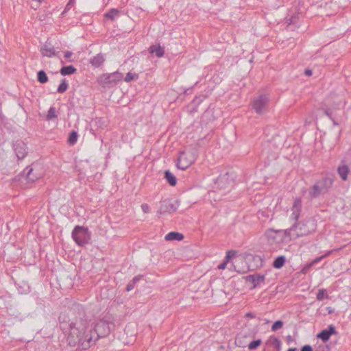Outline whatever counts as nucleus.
I'll return each mask as SVG.
<instances>
[{
  "instance_id": "nucleus-51",
  "label": "nucleus",
  "mask_w": 351,
  "mask_h": 351,
  "mask_svg": "<svg viewBox=\"0 0 351 351\" xmlns=\"http://www.w3.org/2000/svg\"><path fill=\"white\" fill-rule=\"evenodd\" d=\"M118 74H119L118 73H115V72H114V73H111V82H112V80H115V79H114V78L116 77L117 75H118Z\"/></svg>"
},
{
  "instance_id": "nucleus-9",
  "label": "nucleus",
  "mask_w": 351,
  "mask_h": 351,
  "mask_svg": "<svg viewBox=\"0 0 351 351\" xmlns=\"http://www.w3.org/2000/svg\"><path fill=\"white\" fill-rule=\"evenodd\" d=\"M269 97L265 95H261L254 100L252 108L259 114H263L267 110Z\"/></svg>"
},
{
  "instance_id": "nucleus-52",
  "label": "nucleus",
  "mask_w": 351,
  "mask_h": 351,
  "mask_svg": "<svg viewBox=\"0 0 351 351\" xmlns=\"http://www.w3.org/2000/svg\"><path fill=\"white\" fill-rule=\"evenodd\" d=\"M106 19L110 18V12H107L104 15Z\"/></svg>"
},
{
  "instance_id": "nucleus-6",
  "label": "nucleus",
  "mask_w": 351,
  "mask_h": 351,
  "mask_svg": "<svg viewBox=\"0 0 351 351\" xmlns=\"http://www.w3.org/2000/svg\"><path fill=\"white\" fill-rule=\"evenodd\" d=\"M264 237L267 240V244L269 245V250H276L277 245L283 242L281 232L274 229H269L265 231Z\"/></svg>"
},
{
  "instance_id": "nucleus-44",
  "label": "nucleus",
  "mask_w": 351,
  "mask_h": 351,
  "mask_svg": "<svg viewBox=\"0 0 351 351\" xmlns=\"http://www.w3.org/2000/svg\"><path fill=\"white\" fill-rule=\"evenodd\" d=\"M300 351H313V348L310 345H305L302 347Z\"/></svg>"
},
{
  "instance_id": "nucleus-33",
  "label": "nucleus",
  "mask_w": 351,
  "mask_h": 351,
  "mask_svg": "<svg viewBox=\"0 0 351 351\" xmlns=\"http://www.w3.org/2000/svg\"><path fill=\"white\" fill-rule=\"evenodd\" d=\"M57 117L58 116L56 114V108L54 107H50L48 110V112H47V114L46 117V119L47 121H50V120L57 118Z\"/></svg>"
},
{
  "instance_id": "nucleus-28",
  "label": "nucleus",
  "mask_w": 351,
  "mask_h": 351,
  "mask_svg": "<svg viewBox=\"0 0 351 351\" xmlns=\"http://www.w3.org/2000/svg\"><path fill=\"white\" fill-rule=\"evenodd\" d=\"M76 71V69L73 66L69 65L62 67L60 73L62 75H67L75 73Z\"/></svg>"
},
{
  "instance_id": "nucleus-47",
  "label": "nucleus",
  "mask_w": 351,
  "mask_h": 351,
  "mask_svg": "<svg viewBox=\"0 0 351 351\" xmlns=\"http://www.w3.org/2000/svg\"><path fill=\"white\" fill-rule=\"evenodd\" d=\"M324 113L330 119H332V113H331V111L329 109L325 110H324Z\"/></svg>"
},
{
  "instance_id": "nucleus-23",
  "label": "nucleus",
  "mask_w": 351,
  "mask_h": 351,
  "mask_svg": "<svg viewBox=\"0 0 351 351\" xmlns=\"http://www.w3.org/2000/svg\"><path fill=\"white\" fill-rule=\"evenodd\" d=\"M269 343L272 345L276 349V351L281 350L282 342L280 339L271 336L267 341V344Z\"/></svg>"
},
{
  "instance_id": "nucleus-20",
  "label": "nucleus",
  "mask_w": 351,
  "mask_h": 351,
  "mask_svg": "<svg viewBox=\"0 0 351 351\" xmlns=\"http://www.w3.org/2000/svg\"><path fill=\"white\" fill-rule=\"evenodd\" d=\"M149 53H155L158 58H160L164 56L165 49L160 45H153L149 48Z\"/></svg>"
},
{
  "instance_id": "nucleus-53",
  "label": "nucleus",
  "mask_w": 351,
  "mask_h": 351,
  "mask_svg": "<svg viewBox=\"0 0 351 351\" xmlns=\"http://www.w3.org/2000/svg\"><path fill=\"white\" fill-rule=\"evenodd\" d=\"M287 351H297V348H289Z\"/></svg>"
},
{
  "instance_id": "nucleus-43",
  "label": "nucleus",
  "mask_w": 351,
  "mask_h": 351,
  "mask_svg": "<svg viewBox=\"0 0 351 351\" xmlns=\"http://www.w3.org/2000/svg\"><path fill=\"white\" fill-rule=\"evenodd\" d=\"M227 178H226V176H220L217 178V184L218 185H221L224 181H226Z\"/></svg>"
},
{
  "instance_id": "nucleus-57",
  "label": "nucleus",
  "mask_w": 351,
  "mask_h": 351,
  "mask_svg": "<svg viewBox=\"0 0 351 351\" xmlns=\"http://www.w3.org/2000/svg\"><path fill=\"white\" fill-rule=\"evenodd\" d=\"M110 0H107V2H108Z\"/></svg>"
},
{
  "instance_id": "nucleus-41",
  "label": "nucleus",
  "mask_w": 351,
  "mask_h": 351,
  "mask_svg": "<svg viewBox=\"0 0 351 351\" xmlns=\"http://www.w3.org/2000/svg\"><path fill=\"white\" fill-rule=\"evenodd\" d=\"M74 5V1L73 0H70L69 1V3L66 4L65 8H64V10L62 14L66 12L67 11H69L73 6Z\"/></svg>"
},
{
  "instance_id": "nucleus-10",
  "label": "nucleus",
  "mask_w": 351,
  "mask_h": 351,
  "mask_svg": "<svg viewBox=\"0 0 351 351\" xmlns=\"http://www.w3.org/2000/svg\"><path fill=\"white\" fill-rule=\"evenodd\" d=\"M177 206L169 199L162 200L160 202V207L158 210V215H162L166 213H171L177 210Z\"/></svg>"
},
{
  "instance_id": "nucleus-55",
  "label": "nucleus",
  "mask_w": 351,
  "mask_h": 351,
  "mask_svg": "<svg viewBox=\"0 0 351 351\" xmlns=\"http://www.w3.org/2000/svg\"><path fill=\"white\" fill-rule=\"evenodd\" d=\"M287 339H288L289 341H291V337L290 335H289V336L287 337Z\"/></svg>"
},
{
  "instance_id": "nucleus-26",
  "label": "nucleus",
  "mask_w": 351,
  "mask_h": 351,
  "mask_svg": "<svg viewBox=\"0 0 351 351\" xmlns=\"http://www.w3.org/2000/svg\"><path fill=\"white\" fill-rule=\"evenodd\" d=\"M104 62V58L101 54H97V56H94L90 60L91 64L95 67H99L103 64Z\"/></svg>"
},
{
  "instance_id": "nucleus-12",
  "label": "nucleus",
  "mask_w": 351,
  "mask_h": 351,
  "mask_svg": "<svg viewBox=\"0 0 351 351\" xmlns=\"http://www.w3.org/2000/svg\"><path fill=\"white\" fill-rule=\"evenodd\" d=\"M337 332L334 325L330 324L326 329L322 330L317 335V337L322 340L323 342H327L330 336L337 334Z\"/></svg>"
},
{
  "instance_id": "nucleus-39",
  "label": "nucleus",
  "mask_w": 351,
  "mask_h": 351,
  "mask_svg": "<svg viewBox=\"0 0 351 351\" xmlns=\"http://www.w3.org/2000/svg\"><path fill=\"white\" fill-rule=\"evenodd\" d=\"M101 297L102 300L108 299V288H104L101 290Z\"/></svg>"
},
{
  "instance_id": "nucleus-1",
  "label": "nucleus",
  "mask_w": 351,
  "mask_h": 351,
  "mask_svg": "<svg viewBox=\"0 0 351 351\" xmlns=\"http://www.w3.org/2000/svg\"><path fill=\"white\" fill-rule=\"evenodd\" d=\"M60 327L64 334L67 337V341L71 346L81 344L86 348L90 346L93 340L92 326H89L86 319L75 318L69 322H62Z\"/></svg>"
},
{
  "instance_id": "nucleus-49",
  "label": "nucleus",
  "mask_w": 351,
  "mask_h": 351,
  "mask_svg": "<svg viewBox=\"0 0 351 351\" xmlns=\"http://www.w3.org/2000/svg\"><path fill=\"white\" fill-rule=\"evenodd\" d=\"M245 316H246L247 317H249V318H251V319H252V318H254V317H255V315H254L253 313H251V312L247 313L246 314V315H245Z\"/></svg>"
},
{
  "instance_id": "nucleus-45",
  "label": "nucleus",
  "mask_w": 351,
  "mask_h": 351,
  "mask_svg": "<svg viewBox=\"0 0 351 351\" xmlns=\"http://www.w3.org/2000/svg\"><path fill=\"white\" fill-rule=\"evenodd\" d=\"M72 55H73V53H72L71 51H66V52L64 53V58H66V59H68V60H69V62H73V60H69V59H70V58L72 56Z\"/></svg>"
},
{
  "instance_id": "nucleus-34",
  "label": "nucleus",
  "mask_w": 351,
  "mask_h": 351,
  "mask_svg": "<svg viewBox=\"0 0 351 351\" xmlns=\"http://www.w3.org/2000/svg\"><path fill=\"white\" fill-rule=\"evenodd\" d=\"M337 249H335L333 250H330V251H328L324 255H322V256H320L319 257H317L316 258H315L311 263L312 264V265H315V264H317L318 263L319 261H321L323 258L327 257L328 256H329L330 254L332 253V252L334 251H337Z\"/></svg>"
},
{
  "instance_id": "nucleus-25",
  "label": "nucleus",
  "mask_w": 351,
  "mask_h": 351,
  "mask_svg": "<svg viewBox=\"0 0 351 351\" xmlns=\"http://www.w3.org/2000/svg\"><path fill=\"white\" fill-rule=\"evenodd\" d=\"M285 262L286 258L285 256H278L274 259L272 265L275 269H280L285 265Z\"/></svg>"
},
{
  "instance_id": "nucleus-16",
  "label": "nucleus",
  "mask_w": 351,
  "mask_h": 351,
  "mask_svg": "<svg viewBox=\"0 0 351 351\" xmlns=\"http://www.w3.org/2000/svg\"><path fill=\"white\" fill-rule=\"evenodd\" d=\"M302 209V200L300 198H296L291 208L292 213L291 217L295 221H298Z\"/></svg>"
},
{
  "instance_id": "nucleus-50",
  "label": "nucleus",
  "mask_w": 351,
  "mask_h": 351,
  "mask_svg": "<svg viewBox=\"0 0 351 351\" xmlns=\"http://www.w3.org/2000/svg\"><path fill=\"white\" fill-rule=\"evenodd\" d=\"M304 73L306 75L310 76L312 75V71L310 69H306Z\"/></svg>"
},
{
  "instance_id": "nucleus-24",
  "label": "nucleus",
  "mask_w": 351,
  "mask_h": 351,
  "mask_svg": "<svg viewBox=\"0 0 351 351\" xmlns=\"http://www.w3.org/2000/svg\"><path fill=\"white\" fill-rule=\"evenodd\" d=\"M165 178L171 186H173L176 185L177 178L169 170L165 171Z\"/></svg>"
},
{
  "instance_id": "nucleus-37",
  "label": "nucleus",
  "mask_w": 351,
  "mask_h": 351,
  "mask_svg": "<svg viewBox=\"0 0 351 351\" xmlns=\"http://www.w3.org/2000/svg\"><path fill=\"white\" fill-rule=\"evenodd\" d=\"M282 326H283V322L281 320H277L273 324L271 329L272 331H276V330L280 329L281 328H282Z\"/></svg>"
},
{
  "instance_id": "nucleus-30",
  "label": "nucleus",
  "mask_w": 351,
  "mask_h": 351,
  "mask_svg": "<svg viewBox=\"0 0 351 351\" xmlns=\"http://www.w3.org/2000/svg\"><path fill=\"white\" fill-rule=\"evenodd\" d=\"M37 78L38 81L41 84H45L48 82V77L46 73L43 70L38 72Z\"/></svg>"
},
{
  "instance_id": "nucleus-48",
  "label": "nucleus",
  "mask_w": 351,
  "mask_h": 351,
  "mask_svg": "<svg viewBox=\"0 0 351 351\" xmlns=\"http://www.w3.org/2000/svg\"><path fill=\"white\" fill-rule=\"evenodd\" d=\"M226 265H227V262L226 261H223L220 265H219L218 269H224L226 268Z\"/></svg>"
},
{
  "instance_id": "nucleus-21",
  "label": "nucleus",
  "mask_w": 351,
  "mask_h": 351,
  "mask_svg": "<svg viewBox=\"0 0 351 351\" xmlns=\"http://www.w3.org/2000/svg\"><path fill=\"white\" fill-rule=\"evenodd\" d=\"M166 241H182L184 235L177 232H170L165 237Z\"/></svg>"
},
{
  "instance_id": "nucleus-42",
  "label": "nucleus",
  "mask_w": 351,
  "mask_h": 351,
  "mask_svg": "<svg viewBox=\"0 0 351 351\" xmlns=\"http://www.w3.org/2000/svg\"><path fill=\"white\" fill-rule=\"evenodd\" d=\"M141 209L145 213H148L150 210L149 206L147 204H143L141 205Z\"/></svg>"
},
{
  "instance_id": "nucleus-2",
  "label": "nucleus",
  "mask_w": 351,
  "mask_h": 351,
  "mask_svg": "<svg viewBox=\"0 0 351 351\" xmlns=\"http://www.w3.org/2000/svg\"><path fill=\"white\" fill-rule=\"evenodd\" d=\"M197 156V150L195 148H189L180 152L176 164L177 167L182 170H186L195 161Z\"/></svg>"
},
{
  "instance_id": "nucleus-27",
  "label": "nucleus",
  "mask_w": 351,
  "mask_h": 351,
  "mask_svg": "<svg viewBox=\"0 0 351 351\" xmlns=\"http://www.w3.org/2000/svg\"><path fill=\"white\" fill-rule=\"evenodd\" d=\"M143 278V275H138V276H134L132 278V280L127 285V286L125 287V290L127 291H132L134 288L135 285Z\"/></svg>"
},
{
  "instance_id": "nucleus-35",
  "label": "nucleus",
  "mask_w": 351,
  "mask_h": 351,
  "mask_svg": "<svg viewBox=\"0 0 351 351\" xmlns=\"http://www.w3.org/2000/svg\"><path fill=\"white\" fill-rule=\"evenodd\" d=\"M138 78V74H136V73H132L131 72H128L125 78H124V80L126 82H130L132 80H136Z\"/></svg>"
},
{
  "instance_id": "nucleus-32",
  "label": "nucleus",
  "mask_w": 351,
  "mask_h": 351,
  "mask_svg": "<svg viewBox=\"0 0 351 351\" xmlns=\"http://www.w3.org/2000/svg\"><path fill=\"white\" fill-rule=\"evenodd\" d=\"M316 298L318 301H322L325 298H328V295L326 293V290L325 289H319Z\"/></svg>"
},
{
  "instance_id": "nucleus-31",
  "label": "nucleus",
  "mask_w": 351,
  "mask_h": 351,
  "mask_svg": "<svg viewBox=\"0 0 351 351\" xmlns=\"http://www.w3.org/2000/svg\"><path fill=\"white\" fill-rule=\"evenodd\" d=\"M262 343V340L261 339H258L256 340H254L247 343L248 349L250 350H253L256 349L258 346H260Z\"/></svg>"
},
{
  "instance_id": "nucleus-29",
  "label": "nucleus",
  "mask_w": 351,
  "mask_h": 351,
  "mask_svg": "<svg viewBox=\"0 0 351 351\" xmlns=\"http://www.w3.org/2000/svg\"><path fill=\"white\" fill-rule=\"evenodd\" d=\"M77 137H78V135H77V132L75 130L71 131L69 135V138H68V141H67L69 145H75L77 141Z\"/></svg>"
},
{
  "instance_id": "nucleus-4",
  "label": "nucleus",
  "mask_w": 351,
  "mask_h": 351,
  "mask_svg": "<svg viewBox=\"0 0 351 351\" xmlns=\"http://www.w3.org/2000/svg\"><path fill=\"white\" fill-rule=\"evenodd\" d=\"M333 180L330 178H323L317 181L315 184L310 189L308 195L311 199L318 197L321 195L326 194L329 189L331 188Z\"/></svg>"
},
{
  "instance_id": "nucleus-22",
  "label": "nucleus",
  "mask_w": 351,
  "mask_h": 351,
  "mask_svg": "<svg viewBox=\"0 0 351 351\" xmlns=\"http://www.w3.org/2000/svg\"><path fill=\"white\" fill-rule=\"evenodd\" d=\"M337 172H338V174L339 175L340 178L343 180H346L348 178V175L350 172V169L347 165H341V166L338 167Z\"/></svg>"
},
{
  "instance_id": "nucleus-3",
  "label": "nucleus",
  "mask_w": 351,
  "mask_h": 351,
  "mask_svg": "<svg viewBox=\"0 0 351 351\" xmlns=\"http://www.w3.org/2000/svg\"><path fill=\"white\" fill-rule=\"evenodd\" d=\"M294 235L297 238L306 236L316 230L317 224L312 218H306L300 222H295Z\"/></svg>"
},
{
  "instance_id": "nucleus-15",
  "label": "nucleus",
  "mask_w": 351,
  "mask_h": 351,
  "mask_svg": "<svg viewBox=\"0 0 351 351\" xmlns=\"http://www.w3.org/2000/svg\"><path fill=\"white\" fill-rule=\"evenodd\" d=\"M252 336L246 332H241L239 333L235 339V344L240 348H245L247 346V339L251 338Z\"/></svg>"
},
{
  "instance_id": "nucleus-54",
  "label": "nucleus",
  "mask_w": 351,
  "mask_h": 351,
  "mask_svg": "<svg viewBox=\"0 0 351 351\" xmlns=\"http://www.w3.org/2000/svg\"><path fill=\"white\" fill-rule=\"evenodd\" d=\"M332 122H333V124L334 125H338V123L336 122V121L335 120V119L332 117V119H330Z\"/></svg>"
},
{
  "instance_id": "nucleus-13",
  "label": "nucleus",
  "mask_w": 351,
  "mask_h": 351,
  "mask_svg": "<svg viewBox=\"0 0 351 351\" xmlns=\"http://www.w3.org/2000/svg\"><path fill=\"white\" fill-rule=\"evenodd\" d=\"M40 52L43 56L48 58L56 56L58 53V52L56 51L54 47L50 43L47 42L41 46Z\"/></svg>"
},
{
  "instance_id": "nucleus-19",
  "label": "nucleus",
  "mask_w": 351,
  "mask_h": 351,
  "mask_svg": "<svg viewBox=\"0 0 351 351\" xmlns=\"http://www.w3.org/2000/svg\"><path fill=\"white\" fill-rule=\"evenodd\" d=\"M98 84L104 88H108L110 86V75L102 74L97 78Z\"/></svg>"
},
{
  "instance_id": "nucleus-17",
  "label": "nucleus",
  "mask_w": 351,
  "mask_h": 351,
  "mask_svg": "<svg viewBox=\"0 0 351 351\" xmlns=\"http://www.w3.org/2000/svg\"><path fill=\"white\" fill-rule=\"evenodd\" d=\"M278 231L281 232V236L283 242L287 241V239L289 240L297 239V237L294 235L295 232V226L294 224L289 228L286 230H278Z\"/></svg>"
},
{
  "instance_id": "nucleus-46",
  "label": "nucleus",
  "mask_w": 351,
  "mask_h": 351,
  "mask_svg": "<svg viewBox=\"0 0 351 351\" xmlns=\"http://www.w3.org/2000/svg\"><path fill=\"white\" fill-rule=\"evenodd\" d=\"M312 266V264L310 263L307 265H306L302 269V274H306L308 272V271L309 270V269Z\"/></svg>"
},
{
  "instance_id": "nucleus-14",
  "label": "nucleus",
  "mask_w": 351,
  "mask_h": 351,
  "mask_svg": "<svg viewBox=\"0 0 351 351\" xmlns=\"http://www.w3.org/2000/svg\"><path fill=\"white\" fill-rule=\"evenodd\" d=\"M244 278L247 282H252L254 287L259 286L265 280V276L259 274L248 275Z\"/></svg>"
},
{
  "instance_id": "nucleus-40",
  "label": "nucleus",
  "mask_w": 351,
  "mask_h": 351,
  "mask_svg": "<svg viewBox=\"0 0 351 351\" xmlns=\"http://www.w3.org/2000/svg\"><path fill=\"white\" fill-rule=\"evenodd\" d=\"M236 252L231 250L228 251L226 256V260L224 261H226L227 263L229 261V260L235 255Z\"/></svg>"
},
{
  "instance_id": "nucleus-11",
  "label": "nucleus",
  "mask_w": 351,
  "mask_h": 351,
  "mask_svg": "<svg viewBox=\"0 0 351 351\" xmlns=\"http://www.w3.org/2000/svg\"><path fill=\"white\" fill-rule=\"evenodd\" d=\"M13 148L19 160L23 159L25 157L27 154V146L23 141L21 140L16 141L13 144Z\"/></svg>"
},
{
  "instance_id": "nucleus-56",
  "label": "nucleus",
  "mask_w": 351,
  "mask_h": 351,
  "mask_svg": "<svg viewBox=\"0 0 351 351\" xmlns=\"http://www.w3.org/2000/svg\"><path fill=\"white\" fill-rule=\"evenodd\" d=\"M258 214H259V215L261 214L262 216H263L264 212H263V211L258 212Z\"/></svg>"
},
{
  "instance_id": "nucleus-8",
  "label": "nucleus",
  "mask_w": 351,
  "mask_h": 351,
  "mask_svg": "<svg viewBox=\"0 0 351 351\" xmlns=\"http://www.w3.org/2000/svg\"><path fill=\"white\" fill-rule=\"evenodd\" d=\"M93 340L95 341L97 338L105 337L110 332V326L108 320L101 319L95 325L94 330L92 329Z\"/></svg>"
},
{
  "instance_id": "nucleus-7",
  "label": "nucleus",
  "mask_w": 351,
  "mask_h": 351,
  "mask_svg": "<svg viewBox=\"0 0 351 351\" xmlns=\"http://www.w3.org/2000/svg\"><path fill=\"white\" fill-rule=\"evenodd\" d=\"M245 262L247 264V268L245 269H236L235 270L240 274L247 273L249 271H253L256 268L263 266V258L261 256L257 254H249L245 256Z\"/></svg>"
},
{
  "instance_id": "nucleus-5",
  "label": "nucleus",
  "mask_w": 351,
  "mask_h": 351,
  "mask_svg": "<svg viewBox=\"0 0 351 351\" xmlns=\"http://www.w3.org/2000/svg\"><path fill=\"white\" fill-rule=\"evenodd\" d=\"M72 238L80 246H84L90 240V234L88 228L76 226L72 232Z\"/></svg>"
},
{
  "instance_id": "nucleus-38",
  "label": "nucleus",
  "mask_w": 351,
  "mask_h": 351,
  "mask_svg": "<svg viewBox=\"0 0 351 351\" xmlns=\"http://www.w3.org/2000/svg\"><path fill=\"white\" fill-rule=\"evenodd\" d=\"M122 14V12L116 8H111V21L115 18L119 17Z\"/></svg>"
},
{
  "instance_id": "nucleus-18",
  "label": "nucleus",
  "mask_w": 351,
  "mask_h": 351,
  "mask_svg": "<svg viewBox=\"0 0 351 351\" xmlns=\"http://www.w3.org/2000/svg\"><path fill=\"white\" fill-rule=\"evenodd\" d=\"M33 171L34 169L32 167H27L23 171V173L25 175L26 179L29 182H34L38 178V176L33 173Z\"/></svg>"
},
{
  "instance_id": "nucleus-36",
  "label": "nucleus",
  "mask_w": 351,
  "mask_h": 351,
  "mask_svg": "<svg viewBox=\"0 0 351 351\" xmlns=\"http://www.w3.org/2000/svg\"><path fill=\"white\" fill-rule=\"evenodd\" d=\"M68 88V84L66 82V80L63 79L61 84L59 85L57 91L59 93H64Z\"/></svg>"
}]
</instances>
